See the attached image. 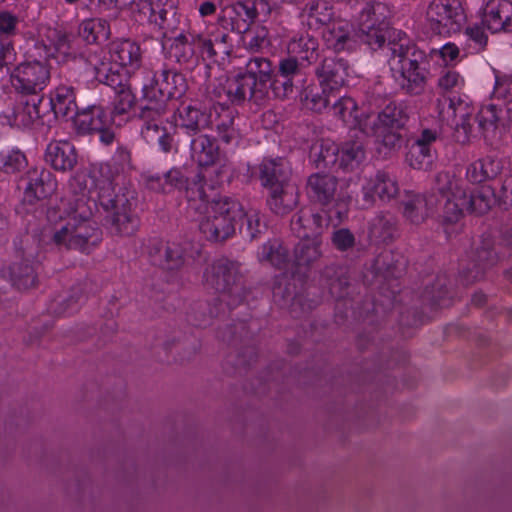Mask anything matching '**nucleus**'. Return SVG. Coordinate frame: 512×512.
Returning <instances> with one entry per match:
<instances>
[{
    "label": "nucleus",
    "mask_w": 512,
    "mask_h": 512,
    "mask_svg": "<svg viewBox=\"0 0 512 512\" xmlns=\"http://www.w3.org/2000/svg\"><path fill=\"white\" fill-rule=\"evenodd\" d=\"M70 196L61 200L62 209L76 208L83 202L90 205L93 199L105 212L104 221L110 233L117 236H132L140 226L135 211V192L125 188L115 191L108 165L100 166L90 172L76 173L69 181Z\"/></svg>",
    "instance_id": "obj_1"
},
{
    "label": "nucleus",
    "mask_w": 512,
    "mask_h": 512,
    "mask_svg": "<svg viewBox=\"0 0 512 512\" xmlns=\"http://www.w3.org/2000/svg\"><path fill=\"white\" fill-rule=\"evenodd\" d=\"M391 70L398 72L396 78L401 92L408 96L422 95L427 86L429 60L424 50L412 43L405 35L387 44Z\"/></svg>",
    "instance_id": "obj_2"
},
{
    "label": "nucleus",
    "mask_w": 512,
    "mask_h": 512,
    "mask_svg": "<svg viewBox=\"0 0 512 512\" xmlns=\"http://www.w3.org/2000/svg\"><path fill=\"white\" fill-rule=\"evenodd\" d=\"M76 208H64L66 222L55 228L51 243L58 248L88 252L102 240V231L92 219L91 205L76 203Z\"/></svg>",
    "instance_id": "obj_3"
},
{
    "label": "nucleus",
    "mask_w": 512,
    "mask_h": 512,
    "mask_svg": "<svg viewBox=\"0 0 512 512\" xmlns=\"http://www.w3.org/2000/svg\"><path fill=\"white\" fill-rule=\"evenodd\" d=\"M203 279L205 285L220 294L231 308L240 305L250 292L245 286L240 264L227 257L213 260L205 268Z\"/></svg>",
    "instance_id": "obj_4"
},
{
    "label": "nucleus",
    "mask_w": 512,
    "mask_h": 512,
    "mask_svg": "<svg viewBox=\"0 0 512 512\" xmlns=\"http://www.w3.org/2000/svg\"><path fill=\"white\" fill-rule=\"evenodd\" d=\"M144 183L147 189L159 194H171L174 191L184 192V196L191 208L198 202H207V180L203 173L198 172L190 179L182 167H172L163 175L144 174Z\"/></svg>",
    "instance_id": "obj_5"
},
{
    "label": "nucleus",
    "mask_w": 512,
    "mask_h": 512,
    "mask_svg": "<svg viewBox=\"0 0 512 512\" xmlns=\"http://www.w3.org/2000/svg\"><path fill=\"white\" fill-rule=\"evenodd\" d=\"M146 80L141 88V104L138 108L137 118L144 122L143 133L150 135L158 129L161 118L170 112L165 98V73L163 67L153 71L143 68Z\"/></svg>",
    "instance_id": "obj_6"
},
{
    "label": "nucleus",
    "mask_w": 512,
    "mask_h": 512,
    "mask_svg": "<svg viewBox=\"0 0 512 512\" xmlns=\"http://www.w3.org/2000/svg\"><path fill=\"white\" fill-rule=\"evenodd\" d=\"M411 107L405 101L389 100L378 112L371 126L377 144L387 151H396L403 142L402 131L410 120Z\"/></svg>",
    "instance_id": "obj_7"
},
{
    "label": "nucleus",
    "mask_w": 512,
    "mask_h": 512,
    "mask_svg": "<svg viewBox=\"0 0 512 512\" xmlns=\"http://www.w3.org/2000/svg\"><path fill=\"white\" fill-rule=\"evenodd\" d=\"M178 0H132L130 10L137 22H147L164 38L180 30L182 15Z\"/></svg>",
    "instance_id": "obj_8"
},
{
    "label": "nucleus",
    "mask_w": 512,
    "mask_h": 512,
    "mask_svg": "<svg viewBox=\"0 0 512 512\" xmlns=\"http://www.w3.org/2000/svg\"><path fill=\"white\" fill-rule=\"evenodd\" d=\"M338 178L330 173L319 171L311 174L306 182V194L308 198L321 206L332 207L327 217L337 220L340 224L348 216L349 198L338 193Z\"/></svg>",
    "instance_id": "obj_9"
},
{
    "label": "nucleus",
    "mask_w": 512,
    "mask_h": 512,
    "mask_svg": "<svg viewBox=\"0 0 512 512\" xmlns=\"http://www.w3.org/2000/svg\"><path fill=\"white\" fill-rule=\"evenodd\" d=\"M15 260L8 266L9 279L18 290H29L38 285L37 249L28 234L16 237L13 241Z\"/></svg>",
    "instance_id": "obj_10"
},
{
    "label": "nucleus",
    "mask_w": 512,
    "mask_h": 512,
    "mask_svg": "<svg viewBox=\"0 0 512 512\" xmlns=\"http://www.w3.org/2000/svg\"><path fill=\"white\" fill-rule=\"evenodd\" d=\"M51 79V69L21 61L10 72L11 87L17 94L41 96Z\"/></svg>",
    "instance_id": "obj_11"
},
{
    "label": "nucleus",
    "mask_w": 512,
    "mask_h": 512,
    "mask_svg": "<svg viewBox=\"0 0 512 512\" xmlns=\"http://www.w3.org/2000/svg\"><path fill=\"white\" fill-rule=\"evenodd\" d=\"M436 185L434 191L445 199L443 206L442 223L444 225L454 224L463 216V212L467 211L466 193L458 190L451 192L450 175L447 172H439L435 176Z\"/></svg>",
    "instance_id": "obj_12"
},
{
    "label": "nucleus",
    "mask_w": 512,
    "mask_h": 512,
    "mask_svg": "<svg viewBox=\"0 0 512 512\" xmlns=\"http://www.w3.org/2000/svg\"><path fill=\"white\" fill-rule=\"evenodd\" d=\"M352 67L348 59L339 55L324 56L315 67L320 87L339 91L347 85Z\"/></svg>",
    "instance_id": "obj_13"
},
{
    "label": "nucleus",
    "mask_w": 512,
    "mask_h": 512,
    "mask_svg": "<svg viewBox=\"0 0 512 512\" xmlns=\"http://www.w3.org/2000/svg\"><path fill=\"white\" fill-rule=\"evenodd\" d=\"M436 108L439 117L443 121H452L455 123L456 131L459 133L460 129L463 130L462 139L458 141L465 143L469 140L472 133V108L460 99L459 97H446L442 96L436 100Z\"/></svg>",
    "instance_id": "obj_14"
},
{
    "label": "nucleus",
    "mask_w": 512,
    "mask_h": 512,
    "mask_svg": "<svg viewBox=\"0 0 512 512\" xmlns=\"http://www.w3.org/2000/svg\"><path fill=\"white\" fill-rule=\"evenodd\" d=\"M24 190V201L34 204L54 193L57 182L54 175L44 167H31L19 180Z\"/></svg>",
    "instance_id": "obj_15"
},
{
    "label": "nucleus",
    "mask_w": 512,
    "mask_h": 512,
    "mask_svg": "<svg viewBox=\"0 0 512 512\" xmlns=\"http://www.w3.org/2000/svg\"><path fill=\"white\" fill-rule=\"evenodd\" d=\"M426 21L437 35H450L461 28V14L448 0H433L427 7Z\"/></svg>",
    "instance_id": "obj_16"
},
{
    "label": "nucleus",
    "mask_w": 512,
    "mask_h": 512,
    "mask_svg": "<svg viewBox=\"0 0 512 512\" xmlns=\"http://www.w3.org/2000/svg\"><path fill=\"white\" fill-rule=\"evenodd\" d=\"M329 221L332 220L324 217L321 211L305 206L293 215L290 228L298 238H321Z\"/></svg>",
    "instance_id": "obj_17"
},
{
    "label": "nucleus",
    "mask_w": 512,
    "mask_h": 512,
    "mask_svg": "<svg viewBox=\"0 0 512 512\" xmlns=\"http://www.w3.org/2000/svg\"><path fill=\"white\" fill-rule=\"evenodd\" d=\"M248 79L242 72H239L227 80L223 87L227 102L232 105H242L248 100L257 106H264L269 97L265 96L263 90L256 88Z\"/></svg>",
    "instance_id": "obj_18"
},
{
    "label": "nucleus",
    "mask_w": 512,
    "mask_h": 512,
    "mask_svg": "<svg viewBox=\"0 0 512 512\" xmlns=\"http://www.w3.org/2000/svg\"><path fill=\"white\" fill-rule=\"evenodd\" d=\"M218 25L237 34L247 33L255 20L248 0H237L223 8L217 18Z\"/></svg>",
    "instance_id": "obj_19"
},
{
    "label": "nucleus",
    "mask_w": 512,
    "mask_h": 512,
    "mask_svg": "<svg viewBox=\"0 0 512 512\" xmlns=\"http://www.w3.org/2000/svg\"><path fill=\"white\" fill-rule=\"evenodd\" d=\"M256 169L260 185L267 191L290 184L291 168L282 157L263 158Z\"/></svg>",
    "instance_id": "obj_20"
},
{
    "label": "nucleus",
    "mask_w": 512,
    "mask_h": 512,
    "mask_svg": "<svg viewBox=\"0 0 512 512\" xmlns=\"http://www.w3.org/2000/svg\"><path fill=\"white\" fill-rule=\"evenodd\" d=\"M498 260L499 257L494 251L492 241L490 239H483L481 245L475 249L472 265L464 269L460 274L462 283L470 285L481 280L486 270L493 267Z\"/></svg>",
    "instance_id": "obj_21"
},
{
    "label": "nucleus",
    "mask_w": 512,
    "mask_h": 512,
    "mask_svg": "<svg viewBox=\"0 0 512 512\" xmlns=\"http://www.w3.org/2000/svg\"><path fill=\"white\" fill-rule=\"evenodd\" d=\"M111 63L135 72L142 66V49L140 44L130 38H118L109 44Z\"/></svg>",
    "instance_id": "obj_22"
},
{
    "label": "nucleus",
    "mask_w": 512,
    "mask_h": 512,
    "mask_svg": "<svg viewBox=\"0 0 512 512\" xmlns=\"http://www.w3.org/2000/svg\"><path fill=\"white\" fill-rule=\"evenodd\" d=\"M482 24L491 33L512 32V2L488 0L483 8Z\"/></svg>",
    "instance_id": "obj_23"
},
{
    "label": "nucleus",
    "mask_w": 512,
    "mask_h": 512,
    "mask_svg": "<svg viewBox=\"0 0 512 512\" xmlns=\"http://www.w3.org/2000/svg\"><path fill=\"white\" fill-rule=\"evenodd\" d=\"M86 71H91L99 83L109 86L113 91L132 86L130 78L133 72L122 69L113 63H106L96 57L89 61Z\"/></svg>",
    "instance_id": "obj_24"
},
{
    "label": "nucleus",
    "mask_w": 512,
    "mask_h": 512,
    "mask_svg": "<svg viewBox=\"0 0 512 512\" xmlns=\"http://www.w3.org/2000/svg\"><path fill=\"white\" fill-rule=\"evenodd\" d=\"M301 23L311 31H323L338 17L333 5L325 0H309L299 13Z\"/></svg>",
    "instance_id": "obj_25"
},
{
    "label": "nucleus",
    "mask_w": 512,
    "mask_h": 512,
    "mask_svg": "<svg viewBox=\"0 0 512 512\" xmlns=\"http://www.w3.org/2000/svg\"><path fill=\"white\" fill-rule=\"evenodd\" d=\"M72 120L75 133L79 136L95 134L110 122L109 115L101 104L79 108Z\"/></svg>",
    "instance_id": "obj_26"
},
{
    "label": "nucleus",
    "mask_w": 512,
    "mask_h": 512,
    "mask_svg": "<svg viewBox=\"0 0 512 512\" xmlns=\"http://www.w3.org/2000/svg\"><path fill=\"white\" fill-rule=\"evenodd\" d=\"M321 35L325 46L336 54L355 48L356 40L351 24L339 17L327 26Z\"/></svg>",
    "instance_id": "obj_27"
},
{
    "label": "nucleus",
    "mask_w": 512,
    "mask_h": 512,
    "mask_svg": "<svg viewBox=\"0 0 512 512\" xmlns=\"http://www.w3.org/2000/svg\"><path fill=\"white\" fill-rule=\"evenodd\" d=\"M193 209L197 211L208 209L210 212L232 222L234 225H237L244 215V207L241 201L233 195L218 194L214 197L209 195L207 202H198Z\"/></svg>",
    "instance_id": "obj_28"
},
{
    "label": "nucleus",
    "mask_w": 512,
    "mask_h": 512,
    "mask_svg": "<svg viewBox=\"0 0 512 512\" xmlns=\"http://www.w3.org/2000/svg\"><path fill=\"white\" fill-rule=\"evenodd\" d=\"M44 159L54 170L72 171L78 163L75 146L67 140L51 141L45 150Z\"/></svg>",
    "instance_id": "obj_29"
},
{
    "label": "nucleus",
    "mask_w": 512,
    "mask_h": 512,
    "mask_svg": "<svg viewBox=\"0 0 512 512\" xmlns=\"http://www.w3.org/2000/svg\"><path fill=\"white\" fill-rule=\"evenodd\" d=\"M30 100L17 102L11 111L4 113L6 123L18 129H31L34 123L40 119L39 106L43 102V96L33 97Z\"/></svg>",
    "instance_id": "obj_30"
},
{
    "label": "nucleus",
    "mask_w": 512,
    "mask_h": 512,
    "mask_svg": "<svg viewBox=\"0 0 512 512\" xmlns=\"http://www.w3.org/2000/svg\"><path fill=\"white\" fill-rule=\"evenodd\" d=\"M438 204V197L432 188L429 194H413L403 202V215L412 224L419 225L432 216Z\"/></svg>",
    "instance_id": "obj_31"
},
{
    "label": "nucleus",
    "mask_w": 512,
    "mask_h": 512,
    "mask_svg": "<svg viewBox=\"0 0 512 512\" xmlns=\"http://www.w3.org/2000/svg\"><path fill=\"white\" fill-rule=\"evenodd\" d=\"M365 134L361 130H352L349 138L339 146L340 168L344 171H352L365 159Z\"/></svg>",
    "instance_id": "obj_32"
},
{
    "label": "nucleus",
    "mask_w": 512,
    "mask_h": 512,
    "mask_svg": "<svg viewBox=\"0 0 512 512\" xmlns=\"http://www.w3.org/2000/svg\"><path fill=\"white\" fill-rule=\"evenodd\" d=\"M190 156L199 167H211L220 160V147L216 138L200 134L190 139Z\"/></svg>",
    "instance_id": "obj_33"
},
{
    "label": "nucleus",
    "mask_w": 512,
    "mask_h": 512,
    "mask_svg": "<svg viewBox=\"0 0 512 512\" xmlns=\"http://www.w3.org/2000/svg\"><path fill=\"white\" fill-rule=\"evenodd\" d=\"M179 31L176 36L169 35L167 37L172 41L170 55L178 64L191 69L198 65L197 49L194 45L196 43L195 34L185 33L181 28Z\"/></svg>",
    "instance_id": "obj_34"
},
{
    "label": "nucleus",
    "mask_w": 512,
    "mask_h": 512,
    "mask_svg": "<svg viewBox=\"0 0 512 512\" xmlns=\"http://www.w3.org/2000/svg\"><path fill=\"white\" fill-rule=\"evenodd\" d=\"M50 52H52V59H55L59 64H83L85 69L92 60L91 56H85L83 53H78L72 48V37L70 34L55 30L50 45Z\"/></svg>",
    "instance_id": "obj_35"
},
{
    "label": "nucleus",
    "mask_w": 512,
    "mask_h": 512,
    "mask_svg": "<svg viewBox=\"0 0 512 512\" xmlns=\"http://www.w3.org/2000/svg\"><path fill=\"white\" fill-rule=\"evenodd\" d=\"M398 192L399 186L397 181L386 171H378L363 187L365 200L371 202L374 201L375 196L383 202H388L393 199Z\"/></svg>",
    "instance_id": "obj_36"
},
{
    "label": "nucleus",
    "mask_w": 512,
    "mask_h": 512,
    "mask_svg": "<svg viewBox=\"0 0 512 512\" xmlns=\"http://www.w3.org/2000/svg\"><path fill=\"white\" fill-rule=\"evenodd\" d=\"M178 127L191 138L203 134L212 125L211 114L198 107L187 105L178 109Z\"/></svg>",
    "instance_id": "obj_37"
},
{
    "label": "nucleus",
    "mask_w": 512,
    "mask_h": 512,
    "mask_svg": "<svg viewBox=\"0 0 512 512\" xmlns=\"http://www.w3.org/2000/svg\"><path fill=\"white\" fill-rule=\"evenodd\" d=\"M149 254L154 264L168 271L179 270L185 263L184 250L176 243H157Z\"/></svg>",
    "instance_id": "obj_38"
},
{
    "label": "nucleus",
    "mask_w": 512,
    "mask_h": 512,
    "mask_svg": "<svg viewBox=\"0 0 512 512\" xmlns=\"http://www.w3.org/2000/svg\"><path fill=\"white\" fill-rule=\"evenodd\" d=\"M200 232L210 242H223L235 234L236 225L205 209V216L199 224Z\"/></svg>",
    "instance_id": "obj_39"
},
{
    "label": "nucleus",
    "mask_w": 512,
    "mask_h": 512,
    "mask_svg": "<svg viewBox=\"0 0 512 512\" xmlns=\"http://www.w3.org/2000/svg\"><path fill=\"white\" fill-rule=\"evenodd\" d=\"M50 106L55 118H73L78 111L75 88L59 84L50 92Z\"/></svg>",
    "instance_id": "obj_40"
},
{
    "label": "nucleus",
    "mask_w": 512,
    "mask_h": 512,
    "mask_svg": "<svg viewBox=\"0 0 512 512\" xmlns=\"http://www.w3.org/2000/svg\"><path fill=\"white\" fill-rule=\"evenodd\" d=\"M267 192L266 205L277 216L290 214L299 203L298 190L290 184Z\"/></svg>",
    "instance_id": "obj_41"
},
{
    "label": "nucleus",
    "mask_w": 512,
    "mask_h": 512,
    "mask_svg": "<svg viewBox=\"0 0 512 512\" xmlns=\"http://www.w3.org/2000/svg\"><path fill=\"white\" fill-rule=\"evenodd\" d=\"M502 169L503 164L500 159L487 155L467 166L466 178L470 183L480 184L495 179Z\"/></svg>",
    "instance_id": "obj_42"
},
{
    "label": "nucleus",
    "mask_w": 512,
    "mask_h": 512,
    "mask_svg": "<svg viewBox=\"0 0 512 512\" xmlns=\"http://www.w3.org/2000/svg\"><path fill=\"white\" fill-rule=\"evenodd\" d=\"M273 73L271 61L265 57L250 58L245 65V71L242 72L256 88L263 90L267 97V84L272 80Z\"/></svg>",
    "instance_id": "obj_43"
},
{
    "label": "nucleus",
    "mask_w": 512,
    "mask_h": 512,
    "mask_svg": "<svg viewBox=\"0 0 512 512\" xmlns=\"http://www.w3.org/2000/svg\"><path fill=\"white\" fill-rule=\"evenodd\" d=\"M287 51L291 56L310 65L318 59L319 41L309 33H302L289 40Z\"/></svg>",
    "instance_id": "obj_44"
},
{
    "label": "nucleus",
    "mask_w": 512,
    "mask_h": 512,
    "mask_svg": "<svg viewBox=\"0 0 512 512\" xmlns=\"http://www.w3.org/2000/svg\"><path fill=\"white\" fill-rule=\"evenodd\" d=\"M321 238H299L293 250L294 263L298 267H310L322 257Z\"/></svg>",
    "instance_id": "obj_45"
},
{
    "label": "nucleus",
    "mask_w": 512,
    "mask_h": 512,
    "mask_svg": "<svg viewBox=\"0 0 512 512\" xmlns=\"http://www.w3.org/2000/svg\"><path fill=\"white\" fill-rule=\"evenodd\" d=\"M333 114L341 119L346 125L352 127V130H361L365 132L366 127L359 118V108L357 102L350 96L338 98L332 105Z\"/></svg>",
    "instance_id": "obj_46"
},
{
    "label": "nucleus",
    "mask_w": 512,
    "mask_h": 512,
    "mask_svg": "<svg viewBox=\"0 0 512 512\" xmlns=\"http://www.w3.org/2000/svg\"><path fill=\"white\" fill-rule=\"evenodd\" d=\"M78 34L87 44H98L110 37V24L103 18L84 19L79 24Z\"/></svg>",
    "instance_id": "obj_47"
},
{
    "label": "nucleus",
    "mask_w": 512,
    "mask_h": 512,
    "mask_svg": "<svg viewBox=\"0 0 512 512\" xmlns=\"http://www.w3.org/2000/svg\"><path fill=\"white\" fill-rule=\"evenodd\" d=\"M258 259L277 269H285L289 262L288 249L279 239H270L258 251Z\"/></svg>",
    "instance_id": "obj_48"
},
{
    "label": "nucleus",
    "mask_w": 512,
    "mask_h": 512,
    "mask_svg": "<svg viewBox=\"0 0 512 512\" xmlns=\"http://www.w3.org/2000/svg\"><path fill=\"white\" fill-rule=\"evenodd\" d=\"M84 299L82 289L73 287L67 294L58 295L51 299L48 311L55 316H66L75 313Z\"/></svg>",
    "instance_id": "obj_49"
},
{
    "label": "nucleus",
    "mask_w": 512,
    "mask_h": 512,
    "mask_svg": "<svg viewBox=\"0 0 512 512\" xmlns=\"http://www.w3.org/2000/svg\"><path fill=\"white\" fill-rule=\"evenodd\" d=\"M235 116L232 110L222 108V111L218 113L215 120V132L216 141H220L223 144L237 145L240 139L238 129L234 125Z\"/></svg>",
    "instance_id": "obj_50"
},
{
    "label": "nucleus",
    "mask_w": 512,
    "mask_h": 512,
    "mask_svg": "<svg viewBox=\"0 0 512 512\" xmlns=\"http://www.w3.org/2000/svg\"><path fill=\"white\" fill-rule=\"evenodd\" d=\"M390 15V7L382 0H365L359 13L358 23L388 27L387 19Z\"/></svg>",
    "instance_id": "obj_51"
},
{
    "label": "nucleus",
    "mask_w": 512,
    "mask_h": 512,
    "mask_svg": "<svg viewBox=\"0 0 512 512\" xmlns=\"http://www.w3.org/2000/svg\"><path fill=\"white\" fill-rule=\"evenodd\" d=\"M397 233V222L393 215L380 213L370 224L369 235L377 242L388 243L393 241Z\"/></svg>",
    "instance_id": "obj_52"
},
{
    "label": "nucleus",
    "mask_w": 512,
    "mask_h": 512,
    "mask_svg": "<svg viewBox=\"0 0 512 512\" xmlns=\"http://www.w3.org/2000/svg\"><path fill=\"white\" fill-rule=\"evenodd\" d=\"M467 211L476 215L487 213L494 204H498L494 189L490 186H482L475 193L466 194Z\"/></svg>",
    "instance_id": "obj_53"
},
{
    "label": "nucleus",
    "mask_w": 512,
    "mask_h": 512,
    "mask_svg": "<svg viewBox=\"0 0 512 512\" xmlns=\"http://www.w3.org/2000/svg\"><path fill=\"white\" fill-rule=\"evenodd\" d=\"M387 27L374 24L358 23V29L355 36L363 44L369 46L372 50H377L386 42Z\"/></svg>",
    "instance_id": "obj_54"
},
{
    "label": "nucleus",
    "mask_w": 512,
    "mask_h": 512,
    "mask_svg": "<svg viewBox=\"0 0 512 512\" xmlns=\"http://www.w3.org/2000/svg\"><path fill=\"white\" fill-rule=\"evenodd\" d=\"M165 73V98L166 103L172 99L181 98L187 91L188 84L185 76L175 69L163 66ZM170 106V104H168Z\"/></svg>",
    "instance_id": "obj_55"
},
{
    "label": "nucleus",
    "mask_w": 512,
    "mask_h": 512,
    "mask_svg": "<svg viewBox=\"0 0 512 512\" xmlns=\"http://www.w3.org/2000/svg\"><path fill=\"white\" fill-rule=\"evenodd\" d=\"M435 158L436 154L432 148H422L412 143L405 161L413 169L428 171L432 169Z\"/></svg>",
    "instance_id": "obj_56"
},
{
    "label": "nucleus",
    "mask_w": 512,
    "mask_h": 512,
    "mask_svg": "<svg viewBox=\"0 0 512 512\" xmlns=\"http://www.w3.org/2000/svg\"><path fill=\"white\" fill-rule=\"evenodd\" d=\"M501 109L494 104L483 105L478 111L475 119L482 135L486 138L494 134L500 120Z\"/></svg>",
    "instance_id": "obj_57"
},
{
    "label": "nucleus",
    "mask_w": 512,
    "mask_h": 512,
    "mask_svg": "<svg viewBox=\"0 0 512 512\" xmlns=\"http://www.w3.org/2000/svg\"><path fill=\"white\" fill-rule=\"evenodd\" d=\"M115 95L110 112L111 118L127 116L137 104V97L132 86L119 91H114Z\"/></svg>",
    "instance_id": "obj_58"
},
{
    "label": "nucleus",
    "mask_w": 512,
    "mask_h": 512,
    "mask_svg": "<svg viewBox=\"0 0 512 512\" xmlns=\"http://www.w3.org/2000/svg\"><path fill=\"white\" fill-rule=\"evenodd\" d=\"M27 166L26 155L18 148L0 152V171L5 174H16Z\"/></svg>",
    "instance_id": "obj_59"
},
{
    "label": "nucleus",
    "mask_w": 512,
    "mask_h": 512,
    "mask_svg": "<svg viewBox=\"0 0 512 512\" xmlns=\"http://www.w3.org/2000/svg\"><path fill=\"white\" fill-rule=\"evenodd\" d=\"M304 69L303 62H299L297 58L288 54L279 60L276 73L282 78H289L302 84L306 76Z\"/></svg>",
    "instance_id": "obj_60"
},
{
    "label": "nucleus",
    "mask_w": 512,
    "mask_h": 512,
    "mask_svg": "<svg viewBox=\"0 0 512 512\" xmlns=\"http://www.w3.org/2000/svg\"><path fill=\"white\" fill-rule=\"evenodd\" d=\"M23 56V61L26 63L47 66L51 69L50 60L53 54L50 52V45L46 44L44 40L34 41L31 46L26 48Z\"/></svg>",
    "instance_id": "obj_61"
},
{
    "label": "nucleus",
    "mask_w": 512,
    "mask_h": 512,
    "mask_svg": "<svg viewBox=\"0 0 512 512\" xmlns=\"http://www.w3.org/2000/svg\"><path fill=\"white\" fill-rule=\"evenodd\" d=\"M247 39L244 40V47L251 53H260L270 46L269 30L264 25L251 27L246 33Z\"/></svg>",
    "instance_id": "obj_62"
},
{
    "label": "nucleus",
    "mask_w": 512,
    "mask_h": 512,
    "mask_svg": "<svg viewBox=\"0 0 512 512\" xmlns=\"http://www.w3.org/2000/svg\"><path fill=\"white\" fill-rule=\"evenodd\" d=\"M334 92V90L325 89L324 87L306 90L303 104L307 109L321 113L329 106L330 98Z\"/></svg>",
    "instance_id": "obj_63"
},
{
    "label": "nucleus",
    "mask_w": 512,
    "mask_h": 512,
    "mask_svg": "<svg viewBox=\"0 0 512 512\" xmlns=\"http://www.w3.org/2000/svg\"><path fill=\"white\" fill-rule=\"evenodd\" d=\"M339 145L331 141H323L314 160L316 168L330 169L335 165L340 168Z\"/></svg>",
    "instance_id": "obj_64"
}]
</instances>
